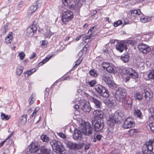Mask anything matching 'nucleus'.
Listing matches in <instances>:
<instances>
[{"instance_id":"nucleus-58","label":"nucleus","mask_w":154,"mask_h":154,"mask_svg":"<svg viewBox=\"0 0 154 154\" xmlns=\"http://www.w3.org/2000/svg\"><path fill=\"white\" fill-rule=\"evenodd\" d=\"M96 29V26H94L92 27H91L88 30V32H94L95 31V29Z\"/></svg>"},{"instance_id":"nucleus-22","label":"nucleus","mask_w":154,"mask_h":154,"mask_svg":"<svg viewBox=\"0 0 154 154\" xmlns=\"http://www.w3.org/2000/svg\"><path fill=\"white\" fill-rule=\"evenodd\" d=\"M120 59L124 62L127 63L128 62L130 57L128 53H125L121 56Z\"/></svg>"},{"instance_id":"nucleus-59","label":"nucleus","mask_w":154,"mask_h":154,"mask_svg":"<svg viewBox=\"0 0 154 154\" xmlns=\"http://www.w3.org/2000/svg\"><path fill=\"white\" fill-rule=\"evenodd\" d=\"M8 29V25L7 24H5L4 26L3 30L5 32Z\"/></svg>"},{"instance_id":"nucleus-37","label":"nucleus","mask_w":154,"mask_h":154,"mask_svg":"<svg viewBox=\"0 0 154 154\" xmlns=\"http://www.w3.org/2000/svg\"><path fill=\"white\" fill-rule=\"evenodd\" d=\"M23 67L19 66L16 69V73L17 75H20L23 72Z\"/></svg>"},{"instance_id":"nucleus-8","label":"nucleus","mask_w":154,"mask_h":154,"mask_svg":"<svg viewBox=\"0 0 154 154\" xmlns=\"http://www.w3.org/2000/svg\"><path fill=\"white\" fill-rule=\"evenodd\" d=\"M64 143L70 149H79L83 147V144L81 143H75L67 140H65Z\"/></svg>"},{"instance_id":"nucleus-61","label":"nucleus","mask_w":154,"mask_h":154,"mask_svg":"<svg viewBox=\"0 0 154 154\" xmlns=\"http://www.w3.org/2000/svg\"><path fill=\"white\" fill-rule=\"evenodd\" d=\"M102 137V136L100 134L97 135L96 137V138L97 140L100 141L101 140Z\"/></svg>"},{"instance_id":"nucleus-26","label":"nucleus","mask_w":154,"mask_h":154,"mask_svg":"<svg viewBox=\"0 0 154 154\" xmlns=\"http://www.w3.org/2000/svg\"><path fill=\"white\" fill-rule=\"evenodd\" d=\"M134 97L135 99L140 101L143 98V96L139 92H137L134 94Z\"/></svg>"},{"instance_id":"nucleus-6","label":"nucleus","mask_w":154,"mask_h":154,"mask_svg":"<svg viewBox=\"0 0 154 154\" xmlns=\"http://www.w3.org/2000/svg\"><path fill=\"white\" fill-rule=\"evenodd\" d=\"M74 17L73 13L69 11L64 12L63 14L62 19L63 22L66 24L68 21L71 20Z\"/></svg>"},{"instance_id":"nucleus-20","label":"nucleus","mask_w":154,"mask_h":154,"mask_svg":"<svg viewBox=\"0 0 154 154\" xmlns=\"http://www.w3.org/2000/svg\"><path fill=\"white\" fill-rule=\"evenodd\" d=\"M138 78V75L137 72L134 70L130 75L127 76L125 78V82H129L131 78L136 79Z\"/></svg>"},{"instance_id":"nucleus-57","label":"nucleus","mask_w":154,"mask_h":154,"mask_svg":"<svg viewBox=\"0 0 154 154\" xmlns=\"http://www.w3.org/2000/svg\"><path fill=\"white\" fill-rule=\"evenodd\" d=\"M119 150L118 149H115L110 154H119Z\"/></svg>"},{"instance_id":"nucleus-54","label":"nucleus","mask_w":154,"mask_h":154,"mask_svg":"<svg viewBox=\"0 0 154 154\" xmlns=\"http://www.w3.org/2000/svg\"><path fill=\"white\" fill-rule=\"evenodd\" d=\"M25 77L26 79H28L29 76V70L26 71L24 73Z\"/></svg>"},{"instance_id":"nucleus-44","label":"nucleus","mask_w":154,"mask_h":154,"mask_svg":"<svg viewBox=\"0 0 154 154\" xmlns=\"http://www.w3.org/2000/svg\"><path fill=\"white\" fill-rule=\"evenodd\" d=\"M81 62V60L79 59H78L75 62V64L73 66L72 68V70H74L76 69L77 66L79 65Z\"/></svg>"},{"instance_id":"nucleus-7","label":"nucleus","mask_w":154,"mask_h":154,"mask_svg":"<svg viewBox=\"0 0 154 154\" xmlns=\"http://www.w3.org/2000/svg\"><path fill=\"white\" fill-rule=\"evenodd\" d=\"M118 122V119L113 114H111L109 116V119L107 120V124L109 126V129L111 130L112 129L115 125Z\"/></svg>"},{"instance_id":"nucleus-32","label":"nucleus","mask_w":154,"mask_h":154,"mask_svg":"<svg viewBox=\"0 0 154 154\" xmlns=\"http://www.w3.org/2000/svg\"><path fill=\"white\" fill-rule=\"evenodd\" d=\"M51 57V56H49V57H46L45 59L42 60V61L39 62L38 63V66H41L44 64V63H46L49 60Z\"/></svg>"},{"instance_id":"nucleus-62","label":"nucleus","mask_w":154,"mask_h":154,"mask_svg":"<svg viewBox=\"0 0 154 154\" xmlns=\"http://www.w3.org/2000/svg\"><path fill=\"white\" fill-rule=\"evenodd\" d=\"M74 108L77 110L79 109H80V105L79 106L77 104H75V106H74Z\"/></svg>"},{"instance_id":"nucleus-41","label":"nucleus","mask_w":154,"mask_h":154,"mask_svg":"<svg viewBox=\"0 0 154 154\" xmlns=\"http://www.w3.org/2000/svg\"><path fill=\"white\" fill-rule=\"evenodd\" d=\"M150 113L151 114L150 118L152 119L154 121V107H151L149 109Z\"/></svg>"},{"instance_id":"nucleus-3","label":"nucleus","mask_w":154,"mask_h":154,"mask_svg":"<svg viewBox=\"0 0 154 154\" xmlns=\"http://www.w3.org/2000/svg\"><path fill=\"white\" fill-rule=\"evenodd\" d=\"M127 94V93L125 89L119 88L116 91L115 97L118 101L120 102H123L125 100Z\"/></svg>"},{"instance_id":"nucleus-21","label":"nucleus","mask_w":154,"mask_h":154,"mask_svg":"<svg viewBox=\"0 0 154 154\" xmlns=\"http://www.w3.org/2000/svg\"><path fill=\"white\" fill-rule=\"evenodd\" d=\"M94 117L97 118V119H103V112L99 110L94 111L93 113Z\"/></svg>"},{"instance_id":"nucleus-28","label":"nucleus","mask_w":154,"mask_h":154,"mask_svg":"<svg viewBox=\"0 0 154 154\" xmlns=\"http://www.w3.org/2000/svg\"><path fill=\"white\" fill-rule=\"evenodd\" d=\"M106 85L108 86L109 88L111 89H114L116 88L117 87L116 84L114 82L113 80H112L110 82L107 83Z\"/></svg>"},{"instance_id":"nucleus-35","label":"nucleus","mask_w":154,"mask_h":154,"mask_svg":"<svg viewBox=\"0 0 154 154\" xmlns=\"http://www.w3.org/2000/svg\"><path fill=\"white\" fill-rule=\"evenodd\" d=\"M40 138L44 142H48L49 141V138L45 134L41 136Z\"/></svg>"},{"instance_id":"nucleus-23","label":"nucleus","mask_w":154,"mask_h":154,"mask_svg":"<svg viewBox=\"0 0 154 154\" xmlns=\"http://www.w3.org/2000/svg\"><path fill=\"white\" fill-rule=\"evenodd\" d=\"M143 94H144V97L146 100L148 98L149 99L151 98L152 96V94L150 92V91L148 89H145L144 90V92L143 93Z\"/></svg>"},{"instance_id":"nucleus-63","label":"nucleus","mask_w":154,"mask_h":154,"mask_svg":"<svg viewBox=\"0 0 154 154\" xmlns=\"http://www.w3.org/2000/svg\"><path fill=\"white\" fill-rule=\"evenodd\" d=\"M37 112L38 111L37 110H36V109H35L32 114L31 115L30 117H33L34 116H35Z\"/></svg>"},{"instance_id":"nucleus-1","label":"nucleus","mask_w":154,"mask_h":154,"mask_svg":"<svg viewBox=\"0 0 154 154\" xmlns=\"http://www.w3.org/2000/svg\"><path fill=\"white\" fill-rule=\"evenodd\" d=\"M53 149L55 152L60 154H64L66 152L65 149L60 142L55 140H52L50 142Z\"/></svg>"},{"instance_id":"nucleus-64","label":"nucleus","mask_w":154,"mask_h":154,"mask_svg":"<svg viewBox=\"0 0 154 154\" xmlns=\"http://www.w3.org/2000/svg\"><path fill=\"white\" fill-rule=\"evenodd\" d=\"M36 53L33 52L32 54L30 56V57L29 58L30 59H32L34 57H35L36 56Z\"/></svg>"},{"instance_id":"nucleus-27","label":"nucleus","mask_w":154,"mask_h":154,"mask_svg":"<svg viewBox=\"0 0 154 154\" xmlns=\"http://www.w3.org/2000/svg\"><path fill=\"white\" fill-rule=\"evenodd\" d=\"M106 69L107 71L109 73L114 74L116 73L114 66L112 64H110Z\"/></svg>"},{"instance_id":"nucleus-39","label":"nucleus","mask_w":154,"mask_h":154,"mask_svg":"<svg viewBox=\"0 0 154 154\" xmlns=\"http://www.w3.org/2000/svg\"><path fill=\"white\" fill-rule=\"evenodd\" d=\"M45 36L46 38H50L51 36L53 35V33L51 32L49 29L45 33Z\"/></svg>"},{"instance_id":"nucleus-5","label":"nucleus","mask_w":154,"mask_h":154,"mask_svg":"<svg viewBox=\"0 0 154 154\" xmlns=\"http://www.w3.org/2000/svg\"><path fill=\"white\" fill-rule=\"evenodd\" d=\"M94 131L96 132L100 131L102 130L104 126V122L103 119H97L92 122Z\"/></svg>"},{"instance_id":"nucleus-48","label":"nucleus","mask_w":154,"mask_h":154,"mask_svg":"<svg viewBox=\"0 0 154 154\" xmlns=\"http://www.w3.org/2000/svg\"><path fill=\"white\" fill-rule=\"evenodd\" d=\"M110 64V63L107 62H103L102 64V67L103 68L106 69Z\"/></svg>"},{"instance_id":"nucleus-60","label":"nucleus","mask_w":154,"mask_h":154,"mask_svg":"<svg viewBox=\"0 0 154 154\" xmlns=\"http://www.w3.org/2000/svg\"><path fill=\"white\" fill-rule=\"evenodd\" d=\"M37 69L35 68H34L29 70V75L36 71Z\"/></svg>"},{"instance_id":"nucleus-25","label":"nucleus","mask_w":154,"mask_h":154,"mask_svg":"<svg viewBox=\"0 0 154 154\" xmlns=\"http://www.w3.org/2000/svg\"><path fill=\"white\" fill-rule=\"evenodd\" d=\"M26 115L22 116L20 118L19 120L18 123L21 125H24L26 122Z\"/></svg>"},{"instance_id":"nucleus-46","label":"nucleus","mask_w":154,"mask_h":154,"mask_svg":"<svg viewBox=\"0 0 154 154\" xmlns=\"http://www.w3.org/2000/svg\"><path fill=\"white\" fill-rule=\"evenodd\" d=\"M150 18H148L147 17H141L140 18V20L142 22L145 23L149 22Z\"/></svg>"},{"instance_id":"nucleus-18","label":"nucleus","mask_w":154,"mask_h":154,"mask_svg":"<svg viewBox=\"0 0 154 154\" xmlns=\"http://www.w3.org/2000/svg\"><path fill=\"white\" fill-rule=\"evenodd\" d=\"M29 152L33 153L39 152L37 143H32L29 145Z\"/></svg>"},{"instance_id":"nucleus-38","label":"nucleus","mask_w":154,"mask_h":154,"mask_svg":"<svg viewBox=\"0 0 154 154\" xmlns=\"http://www.w3.org/2000/svg\"><path fill=\"white\" fill-rule=\"evenodd\" d=\"M1 118L2 120H8L10 117V116L5 115V113L3 112L1 113Z\"/></svg>"},{"instance_id":"nucleus-36","label":"nucleus","mask_w":154,"mask_h":154,"mask_svg":"<svg viewBox=\"0 0 154 154\" xmlns=\"http://www.w3.org/2000/svg\"><path fill=\"white\" fill-rule=\"evenodd\" d=\"M89 73L90 75L93 77H96L98 75L97 71L94 69H92L90 70L89 71Z\"/></svg>"},{"instance_id":"nucleus-12","label":"nucleus","mask_w":154,"mask_h":154,"mask_svg":"<svg viewBox=\"0 0 154 154\" xmlns=\"http://www.w3.org/2000/svg\"><path fill=\"white\" fill-rule=\"evenodd\" d=\"M138 48L140 51L145 54L148 53L151 50L149 46L143 43L139 44L138 45Z\"/></svg>"},{"instance_id":"nucleus-50","label":"nucleus","mask_w":154,"mask_h":154,"mask_svg":"<svg viewBox=\"0 0 154 154\" xmlns=\"http://www.w3.org/2000/svg\"><path fill=\"white\" fill-rule=\"evenodd\" d=\"M149 126L151 130L154 133V122L150 123Z\"/></svg>"},{"instance_id":"nucleus-51","label":"nucleus","mask_w":154,"mask_h":154,"mask_svg":"<svg viewBox=\"0 0 154 154\" xmlns=\"http://www.w3.org/2000/svg\"><path fill=\"white\" fill-rule=\"evenodd\" d=\"M135 132H136V130L135 129H131L128 131V134L130 135H132Z\"/></svg>"},{"instance_id":"nucleus-24","label":"nucleus","mask_w":154,"mask_h":154,"mask_svg":"<svg viewBox=\"0 0 154 154\" xmlns=\"http://www.w3.org/2000/svg\"><path fill=\"white\" fill-rule=\"evenodd\" d=\"M30 29H29V35L31 36H33L34 34V33L35 32L37 29V27L36 25L35 24H32L31 26H29Z\"/></svg>"},{"instance_id":"nucleus-49","label":"nucleus","mask_w":154,"mask_h":154,"mask_svg":"<svg viewBox=\"0 0 154 154\" xmlns=\"http://www.w3.org/2000/svg\"><path fill=\"white\" fill-rule=\"evenodd\" d=\"M25 55L23 52H21L19 53L18 56L21 60H23L24 59Z\"/></svg>"},{"instance_id":"nucleus-17","label":"nucleus","mask_w":154,"mask_h":154,"mask_svg":"<svg viewBox=\"0 0 154 154\" xmlns=\"http://www.w3.org/2000/svg\"><path fill=\"white\" fill-rule=\"evenodd\" d=\"M40 154H51V150L49 147L46 146H42L39 149Z\"/></svg>"},{"instance_id":"nucleus-42","label":"nucleus","mask_w":154,"mask_h":154,"mask_svg":"<svg viewBox=\"0 0 154 154\" xmlns=\"http://www.w3.org/2000/svg\"><path fill=\"white\" fill-rule=\"evenodd\" d=\"M40 44L41 46H43L45 48H46L48 44V42L46 40H42L40 41Z\"/></svg>"},{"instance_id":"nucleus-13","label":"nucleus","mask_w":154,"mask_h":154,"mask_svg":"<svg viewBox=\"0 0 154 154\" xmlns=\"http://www.w3.org/2000/svg\"><path fill=\"white\" fill-rule=\"evenodd\" d=\"M101 76L102 80L106 84L109 82H110L113 79L112 77L111 74L104 71L102 72Z\"/></svg>"},{"instance_id":"nucleus-29","label":"nucleus","mask_w":154,"mask_h":154,"mask_svg":"<svg viewBox=\"0 0 154 154\" xmlns=\"http://www.w3.org/2000/svg\"><path fill=\"white\" fill-rule=\"evenodd\" d=\"M134 114L135 116H136L138 118L140 119L142 118V114L140 111L138 109H135L134 112Z\"/></svg>"},{"instance_id":"nucleus-33","label":"nucleus","mask_w":154,"mask_h":154,"mask_svg":"<svg viewBox=\"0 0 154 154\" xmlns=\"http://www.w3.org/2000/svg\"><path fill=\"white\" fill-rule=\"evenodd\" d=\"M142 13L140 10H134L131 11V15L133 16H135V15H140Z\"/></svg>"},{"instance_id":"nucleus-34","label":"nucleus","mask_w":154,"mask_h":154,"mask_svg":"<svg viewBox=\"0 0 154 154\" xmlns=\"http://www.w3.org/2000/svg\"><path fill=\"white\" fill-rule=\"evenodd\" d=\"M12 36L11 34H9L5 39V42L8 44L10 43L12 41Z\"/></svg>"},{"instance_id":"nucleus-55","label":"nucleus","mask_w":154,"mask_h":154,"mask_svg":"<svg viewBox=\"0 0 154 154\" xmlns=\"http://www.w3.org/2000/svg\"><path fill=\"white\" fill-rule=\"evenodd\" d=\"M150 140L151 142V145L152 146V150L153 152V154H154V142L151 140Z\"/></svg>"},{"instance_id":"nucleus-14","label":"nucleus","mask_w":154,"mask_h":154,"mask_svg":"<svg viewBox=\"0 0 154 154\" xmlns=\"http://www.w3.org/2000/svg\"><path fill=\"white\" fill-rule=\"evenodd\" d=\"M116 46V50L120 52L127 49L126 43L123 41L117 42Z\"/></svg>"},{"instance_id":"nucleus-30","label":"nucleus","mask_w":154,"mask_h":154,"mask_svg":"<svg viewBox=\"0 0 154 154\" xmlns=\"http://www.w3.org/2000/svg\"><path fill=\"white\" fill-rule=\"evenodd\" d=\"M134 70H135L132 68H128L124 69V72H125V74H127L128 75H129Z\"/></svg>"},{"instance_id":"nucleus-52","label":"nucleus","mask_w":154,"mask_h":154,"mask_svg":"<svg viewBox=\"0 0 154 154\" xmlns=\"http://www.w3.org/2000/svg\"><path fill=\"white\" fill-rule=\"evenodd\" d=\"M57 135L63 138H66V135L62 132L58 133Z\"/></svg>"},{"instance_id":"nucleus-15","label":"nucleus","mask_w":154,"mask_h":154,"mask_svg":"<svg viewBox=\"0 0 154 154\" xmlns=\"http://www.w3.org/2000/svg\"><path fill=\"white\" fill-rule=\"evenodd\" d=\"M80 109L84 112H89L91 111V107L88 102L83 101L81 103Z\"/></svg>"},{"instance_id":"nucleus-11","label":"nucleus","mask_w":154,"mask_h":154,"mask_svg":"<svg viewBox=\"0 0 154 154\" xmlns=\"http://www.w3.org/2000/svg\"><path fill=\"white\" fill-rule=\"evenodd\" d=\"M93 131V128L89 125L83 126L82 128V132L85 135L90 136Z\"/></svg>"},{"instance_id":"nucleus-47","label":"nucleus","mask_w":154,"mask_h":154,"mask_svg":"<svg viewBox=\"0 0 154 154\" xmlns=\"http://www.w3.org/2000/svg\"><path fill=\"white\" fill-rule=\"evenodd\" d=\"M122 21L121 20H119L116 22H114V26L115 27H117L119 25L122 24Z\"/></svg>"},{"instance_id":"nucleus-19","label":"nucleus","mask_w":154,"mask_h":154,"mask_svg":"<svg viewBox=\"0 0 154 154\" xmlns=\"http://www.w3.org/2000/svg\"><path fill=\"white\" fill-rule=\"evenodd\" d=\"M82 132L78 129H75L73 135V139L75 140L80 139L82 138Z\"/></svg>"},{"instance_id":"nucleus-10","label":"nucleus","mask_w":154,"mask_h":154,"mask_svg":"<svg viewBox=\"0 0 154 154\" xmlns=\"http://www.w3.org/2000/svg\"><path fill=\"white\" fill-rule=\"evenodd\" d=\"M152 149V147L151 145L150 140L149 141L146 142L142 147L143 152L145 154H153Z\"/></svg>"},{"instance_id":"nucleus-4","label":"nucleus","mask_w":154,"mask_h":154,"mask_svg":"<svg viewBox=\"0 0 154 154\" xmlns=\"http://www.w3.org/2000/svg\"><path fill=\"white\" fill-rule=\"evenodd\" d=\"M96 91L101 96L105 97H109V91L105 87L101 85H96L95 86Z\"/></svg>"},{"instance_id":"nucleus-56","label":"nucleus","mask_w":154,"mask_h":154,"mask_svg":"<svg viewBox=\"0 0 154 154\" xmlns=\"http://www.w3.org/2000/svg\"><path fill=\"white\" fill-rule=\"evenodd\" d=\"M87 48L85 46H84L83 47L81 50L80 51V52H85L87 51Z\"/></svg>"},{"instance_id":"nucleus-53","label":"nucleus","mask_w":154,"mask_h":154,"mask_svg":"<svg viewBox=\"0 0 154 154\" xmlns=\"http://www.w3.org/2000/svg\"><path fill=\"white\" fill-rule=\"evenodd\" d=\"M91 145V144L89 143H87L86 144L85 146V151L88 150L89 149V148L90 147V145Z\"/></svg>"},{"instance_id":"nucleus-16","label":"nucleus","mask_w":154,"mask_h":154,"mask_svg":"<svg viewBox=\"0 0 154 154\" xmlns=\"http://www.w3.org/2000/svg\"><path fill=\"white\" fill-rule=\"evenodd\" d=\"M94 96L91 97L90 100L91 102L94 103L95 107L97 108H99L102 106V103L101 101Z\"/></svg>"},{"instance_id":"nucleus-9","label":"nucleus","mask_w":154,"mask_h":154,"mask_svg":"<svg viewBox=\"0 0 154 154\" xmlns=\"http://www.w3.org/2000/svg\"><path fill=\"white\" fill-rule=\"evenodd\" d=\"M135 125L134 119L131 117H128L124 121L123 127L125 129H128L134 127Z\"/></svg>"},{"instance_id":"nucleus-45","label":"nucleus","mask_w":154,"mask_h":154,"mask_svg":"<svg viewBox=\"0 0 154 154\" xmlns=\"http://www.w3.org/2000/svg\"><path fill=\"white\" fill-rule=\"evenodd\" d=\"M35 96V94L32 93L31 96H30L31 100L29 101V105L32 104L35 100V99L34 98V97Z\"/></svg>"},{"instance_id":"nucleus-31","label":"nucleus","mask_w":154,"mask_h":154,"mask_svg":"<svg viewBox=\"0 0 154 154\" xmlns=\"http://www.w3.org/2000/svg\"><path fill=\"white\" fill-rule=\"evenodd\" d=\"M96 83V81L95 80H92L91 81L87 82L86 83V86L88 87H92Z\"/></svg>"},{"instance_id":"nucleus-40","label":"nucleus","mask_w":154,"mask_h":154,"mask_svg":"<svg viewBox=\"0 0 154 154\" xmlns=\"http://www.w3.org/2000/svg\"><path fill=\"white\" fill-rule=\"evenodd\" d=\"M38 7V5H33L31 6L30 7V10L31 11V13H32L34 12L37 9Z\"/></svg>"},{"instance_id":"nucleus-2","label":"nucleus","mask_w":154,"mask_h":154,"mask_svg":"<svg viewBox=\"0 0 154 154\" xmlns=\"http://www.w3.org/2000/svg\"><path fill=\"white\" fill-rule=\"evenodd\" d=\"M73 1V0H62V3L64 6L69 7V8L71 10L75 9V8H80L83 4V3L80 0H77L74 5L71 3Z\"/></svg>"},{"instance_id":"nucleus-43","label":"nucleus","mask_w":154,"mask_h":154,"mask_svg":"<svg viewBox=\"0 0 154 154\" xmlns=\"http://www.w3.org/2000/svg\"><path fill=\"white\" fill-rule=\"evenodd\" d=\"M148 77L149 79H154V69L148 74Z\"/></svg>"}]
</instances>
